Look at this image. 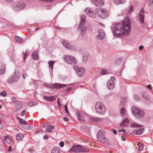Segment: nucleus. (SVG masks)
Returning <instances> with one entry per match:
<instances>
[{
	"label": "nucleus",
	"mask_w": 153,
	"mask_h": 153,
	"mask_svg": "<svg viewBox=\"0 0 153 153\" xmlns=\"http://www.w3.org/2000/svg\"><path fill=\"white\" fill-rule=\"evenodd\" d=\"M131 126L132 127L134 128L136 127H141L142 126V125L136 123L134 122L131 124Z\"/></svg>",
	"instance_id": "33"
},
{
	"label": "nucleus",
	"mask_w": 153,
	"mask_h": 153,
	"mask_svg": "<svg viewBox=\"0 0 153 153\" xmlns=\"http://www.w3.org/2000/svg\"><path fill=\"white\" fill-rule=\"evenodd\" d=\"M95 11L99 16L102 19L107 18L110 15L109 12L103 8H97L95 9Z\"/></svg>",
	"instance_id": "3"
},
{
	"label": "nucleus",
	"mask_w": 153,
	"mask_h": 153,
	"mask_svg": "<svg viewBox=\"0 0 153 153\" xmlns=\"http://www.w3.org/2000/svg\"><path fill=\"white\" fill-rule=\"evenodd\" d=\"M52 85L53 87L56 89H60L62 87H64L66 86V85L65 84L58 83L53 84Z\"/></svg>",
	"instance_id": "21"
},
{
	"label": "nucleus",
	"mask_w": 153,
	"mask_h": 153,
	"mask_svg": "<svg viewBox=\"0 0 153 153\" xmlns=\"http://www.w3.org/2000/svg\"><path fill=\"white\" fill-rule=\"evenodd\" d=\"M133 98L136 102H138L140 100L139 96L136 94H134L133 95Z\"/></svg>",
	"instance_id": "34"
},
{
	"label": "nucleus",
	"mask_w": 153,
	"mask_h": 153,
	"mask_svg": "<svg viewBox=\"0 0 153 153\" xmlns=\"http://www.w3.org/2000/svg\"><path fill=\"white\" fill-rule=\"evenodd\" d=\"M135 117L138 119H141L143 118L144 115H134Z\"/></svg>",
	"instance_id": "49"
},
{
	"label": "nucleus",
	"mask_w": 153,
	"mask_h": 153,
	"mask_svg": "<svg viewBox=\"0 0 153 153\" xmlns=\"http://www.w3.org/2000/svg\"><path fill=\"white\" fill-rule=\"evenodd\" d=\"M86 13L87 15L93 18H95L96 17V15L95 13L90 8H87L85 9Z\"/></svg>",
	"instance_id": "14"
},
{
	"label": "nucleus",
	"mask_w": 153,
	"mask_h": 153,
	"mask_svg": "<svg viewBox=\"0 0 153 153\" xmlns=\"http://www.w3.org/2000/svg\"><path fill=\"white\" fill-rule=\"evenodd\" d=\"M139 147L138 148V150L139 151H142L144 149L143 144L141 142H139L138 143Z\"/></svg>",
	"instance_id": "36"
},
{
	"label": "nucleus",
	"mask_w": 153,
	"mask_h": 153,
	"mask_svg": "<svg viewBox=\"0 0 153 153\" xmlns=\"http://www.w3.org/2000/svg\"><path fill=\"white\" fill-rule=\"evenodd\" d=\"M97 137L99 141L102 143H105L107 141V139L105 138L104 132L102 130H100L98 131Z\"/></svg>",
	"instance_id": "7"
},
{
	"label": "nucleus",
	"mask_w": 153,
	"mask_h": 153,
	"mask_svg": "<svg viewBox=\"0 0 153 153\" xmlns=\"http://www.w3.org/2000/svg\"><path fill=\"white\" fill-rule=\"evenodd\" d=\"M131 110L134 115H144V111L140 108H139L135 106H133L131 107Z\"/></svg>",
	"instance_id": "9"
},
{
	"label": "nucleus",
	"mask_w": 153,
	"mask_h": 153,
	"mask_svg": "<svg viewBox=\"0 0 153 153\" xmlns=\"http://www.w3.org/2000/svg\"><path fill=\"white\" fill-rule=\"evenodd\" d=\"M6 65L3 63H0V75L4 74L5 71Z\"/></svg>",
	"instance_id": "18"
},
{
	"label": "nucleus",
	"mask_w": 153,
	"mask_h": 153,
	"mask_svg": "<svg viewBox=\"0 0 153 153\" xmlns=\"http://www.w3.org/2000/svg\"><path fill=\"white\" fill-rule=\"evenodd\" d=\"M54 0H39V1L46 3H50L51 2H53Z\"/></svg>",
	"instance_id": "46"
},
{
	"label": "nucleus",
	"mask_w": 153,
	"mask_h": 153,
	"mask_svg": "<svg viewBox=\"0 0 153 153\" xmlns=\"http://www.w3.org/2000/svg\"><path fill=\"white\" fill-rule=\"evenodd\" d=\"M23 128L26 130H30L33 128L31 126L28 125V124L27 126H25V127H23Z\"/></svg>",
	"instance_id": "39"
},
{
	"label": "nucleus",
	"mask_w": 153,
	"mask_h": 153,
	"mask_svg": "<svg viewBox=\"0 0 153 153\" xmlns=\"http://www.w3.org/2000/svg\"><path fill=\"white\" fill-rule=\"evenodd\" d=\"M88 56V54H85L83 55V60L84 62H85L87 61Z\"/></svg>",
	"instance_id": "41"
},
{
	"label": "nucleus",
	"mask_w": 153,
	"mask_h": 153,
	"mask_svg": "<svg viewBox=\"0 0 153 153\" xmlns=\"http://www.w3.org/2000/svg\"><path fill=\"white\" fill-rule=\"evenodd\" d=\"M26 6V4L25 2H19L17 3L15 6H14V9L17 10H21L24 8Z\"/></svg>",
	"instance_id": "13"
},
{
	"label": "nucleus",
	"mask_w": 153,
	"mask_h": 153,
	"mask_svg": "<svg viewBox=\"0 0 153 153\" xmlns=\"http://www.w3.org/2000/svg\"><path fill=\"white\" fill-rule=\"evenodd\" d=\"M64 108L65 111L68 114H69V112L68 111V108L67 106L66 105H65L64 106Z\"/></svg>",
	"instance_id": "50"
},
{
	"label": "nucleus",
	"mask_w": 153,
	"mask_h": 153,
	"mask_svg": "<svg viewBox=\"0 0 153 153\" xmlns=\"http://www.w3.org/2000/svg\"><path fill=\"white\" fill-rule=\"evenodd\" d=\"M54 128V127L53 126H48L45 129V131L46 132H52V130Z\"/></svg>",
	"instance_id": "27"
},
{
	"label": "nucleus",
	"mask_w": 153,
	"mask_h": 153,
	"mask_svg": "<svg viewBox=\"0 0 153 153\" xmlns=\"http://www.w3.org/2000/svg\"><path fill=\"white\" fill-rule=\"evenodd\" d=\"M38 104V103L36 102H28L27 105L29 106L32 107Z\"/></svg>",
	"instance_id": "31"
},
{
	"label": "nucleus",
	"mask_w": 153,
	"mask_h": 153,
	"mask_svg": "<svg viewBox=\"0 0 153 153\" xmlns=\"http://www.w3.org/2000/svg\"><path fill=\"white\" fill-rule=\"evenodd\" d=\"M1 95L4 97H5L7 95V93L4 91H3L1 93Z\"/></svg>",
	"instance_id": "51"
},
{
	"label": "nucleus",
	"mask_w": 153,
	"mask_h": 153,
	"mask_svg": "<svg viewBox=\"0 0 153 153\" xmlns=\"http://www.w3.org/2000/svg\"><path fill=\"white\" fill-rule=\"evenodd\" d=\"M91 120L94 122H97L100 120L101 119L96 117H93L91 118Z\"/></svg>",
	"instance_id": "38"
},
{
	"label": "nucleus",
	"mask_w": 153,
	"mask_h": 153,
	"mask_svg": "<svg viewBox=\"0 0 153 153\" xmlns=\"http://www.w3.org/2000/svg\"><path fill=\"white\" fill-rule=\"evenodd\" d=\"M76 115H80V111L79 110H77L76 111Z\"/></svg>",
	"instance_id": "57"
},
{
	"label": "nucleus",
	"mask_w": 153,
	"mask_h": 153,
	"mask_svg": "<svg viewBox=\"0 0 153 153\" xmlns=\"http://www.w3.org/2000/svg\"><path fill=\"white\" fill-rule=\"evenodd\" d=\"M118 132H125L126 131V130L123 129H121L120 130H119L118 131Z\"/></svg>",
	"instance_id": "54"
},
{
	"label": "nucleus",
	"mask_w": 153,
	"mask_h": 153,
	"mask_svg": "<svg viewBox=\"0 0 153 153\" xmlns=\"http://www.w3.org/2000/svg\"><path fill=\"white\" fill-rule=\"evenodd\" d=\"M120 112L121 115H125L126 114V110L124 107H123L121 108Z\"/></svg>",
	"instance_id": "40"
},
{
	"label": "nucleus",
	"mask_w": 153,
	"mask_h": 153,
	"mask_svg": "<svg viewBox=\"0 0 153 153\" xmlns=\"http://www.w3.org/2000/svg\"><path fill=\"white\" fill-rule=\"evenodd\" d=\"M55 62L51 61H50L48 62L49 66L50 68H51L52 70L53 69V65Z\"/></svg>",
	"instance_id": "37"
},
{
	"label": "nucleus",
	"mask_w": 153,
	"mask_h": 153,
	"mask_svg": "<svg viewBox=\"0 0 153 153\" xmlns=\"http://www.w3.org/2000/svg\"><path fill=\"white\" fill-rule=\"evenodd\" d=\"M64 120L66 122H68L69 120V119L66 117H64Z\"/></svg>",
	"instance_id": "56"
},
{
	"label": "nucleus",
	"mask_w": 153,
	"mask_h": 153,
	"mask_svg": "<svg viewBox=\"0 0 153 153\" xmlns=\"http://www.w3.org/2000/svg\"><path fill=\"white\" fill-rule=\"evenodd\" d=\"M51 153H61V151L59 149L56 147H54L51 151Z\"/></svg>",
	"instance_id": "25"
},
{
	"label": "nucleus",
	"mask_w": 153,
	"mask_h": 153,
	"mask_svg": "<svg viewBox=\"0 0 153 153\" xmlns=\"http://www.w3.org/2000/svg\"><path fill=\"white\" fill-rule=\"evenodd\" d=\"M48 125H49L48 123H46L43 125V127L44 128L46 127L47 126H48Z\"/></svg>",
	"instance_id": "53"
},
{
	"label": "nucleus",
	"mask_w": 153,
	"mask_h": 153,
	"mask_svg": "<svg viewBox=\"0 0 153 153\" xmlns=\"http://www.w3.org/2000/svg\"><path fill=\"white\" fill-rule=\"evenodd\" d=\"M147 87L149 88L151 90L152 89V87L151 85L149 84L147 86Z\"/></svg>",
	"instance_id": "58"
},
{
	"label": "nucleus",
	"mask_w": 153,
	"mask_h": 153,
	"mask_svg": "<svg viewBox=\"0 0 153 153\" xmlns=\"http://www.w3.org/2000/svg\"><path fill=\"white\" fill-rule=\"evenodd\" d=\"M57 96L54 95L53 96L47 97L45 96L44 97V99L46 100L50 101H53L56 100Z\"/></svg>",
	"instance_id": "20"
},
{
	"label": "nucleus",
	"mask_w": 153,
	"mask_h": 153,
	"mask_svg": "<svg viewBox=\"0 0 153 153\" xmlns=\"http://www.w3.org/2000/svg\"><path fill=\"white\" fill-rule=\"evenodd\" d=\"M121 139L123 141H125V137L124 136H121Z\"/></svg>",
	"instance_id": "62"
},
{
	"label": "nucleus",
	"mask_w": 153,
	"mask_h": 153,
	"mask_svg": "<svg viewBox=\"0 0 153 153\" xmlns=\"http://www.w3.org/2000/svg\"><path fill=\"white\" fill-rule=\"evenodd\" d=\"M16 118L20 124H22L25 126H27L28 124V123L27 121L20 117H17Z\"/></svg>",
	"instance_id": "24"
},
{
	"label": "nucleus",
	"mask_w": 153,
	"mask_h": 153,
	"mask_svg": "<svg viewBox=\"0 0 153 153\" xmlns=\"http://www.w3.org/2000/svg\"><path fill=\"white\" fill-rule=\"evenodd\" d=\"M107 72L105 69H102L100 72L102 75H105L107 74Z\"/></svg>",
	"instance_id": "47"
},
{
	"label": "nucleus",
	"mask_w": 153,
	"mask_h": 153,
	"mask_svg": "<svg viewBox=\"0 0 153 153\" xmlns=\"http://www.w3.org/2000/svg\"><path fill=\"white\" fill-rule=\"evenodd\" d=\"M144 129L143 128H140L137 130H134L133 131V134H135L140 135L144 131Z\"/></svg>",
	"instance_id": "19"
},
{
	"label": "nucleus",
	"mask_w": 153,
	"mask_h": 153,
	"mask_svg": "<svg viewBox=\"0 0 153 153\" xmlns=\"http://www.w3.org/2000/svg\"><path fill=\"white\" fill-rule=\"evenodd\" d=\"M112 94V93H109L108 94L104 96L103 97L105 99H108L111 96Z\"/></svg>",
	"instance_id": "45"
},
{
	"label": "nucleus",
	"mask_w": 153,
	"mask_h": 153,
	"mask_svg": "<svg viewBox=\"0 0 153 153\" xmlns=\"http://www.w3.org/2000/svg\"><path fill=\"white\" fill-rule=\"evenodd\" d=\"M26 112V110H24L22 112L21 114V115H25V113Z\"/></svg>",
	"instance_id": "55"
},
{
	"label": "nucleus",
	"mask_w": 153,
	"mask_h": 153,
	"mask_svg": "<svg viewBox=\"0 0 153 153\" xmlns=\"http://www.w3.org/2000/svg\"><path fill=\"white\" fill-rule=\"evenodd\" d=\"M23 135L21 133H19L17 134L16 139L17 140H20L23 137Z\"/></svg>",
	"instance_id": "29"
},
{
	"label": "nucleus",
	"mask_w": 153,
	"mask_h": 153,
	"mask_svg": "<svg viewBox=\"0 0 153 153\" xmlns=\"http://www.w3.org/2000/svg\"><path fill=\"white\" fill-rule=\"evenodd\" d=\"M20 76L19 71L16 70L9 77L7 82L10 84L17 82L20 79Z\"/></svg>",
	"instance_id": "2"
},
{
	"label": "nucleus",
	"mask_w": 153,
	"mask_h": 153,
	"mask_svg": "<svg viewBox=\"0 0 153 153\" xmlns=\"http://www.w3.org/2000/svg\"><path fill=\"white\" fill-rule=\"evenodd\" d=\"M141 95L146 100H149V97L146 95V94L145 93H143Z\"/></svg>",
	"instance_id": "42"
},
{
	"label": "nucleus",
	"mask_w": 153,
	"mask_h": 153,
	"mask_svg": "<svg viewBox=\"0 0 153 153\" xmlns=\"http://www.w3.org/2000/svg\"><path fill=\"white\" fill-rule=\"evenodd\" d=\"M126 0H113L114 3L118 4H123L126 1Z\"/></svg>",
	"instance_id": "28"
},
{
	"label": "nucleus",
	"mask_w": 153,
	"mask_h": 153,
	"mask_svg": "<svg viewBox=\"0 0 153 153\" xmlns=\"http://www.w3.org/2000/svg\"><path fill=\"white\" fill-rule=\"evenodd\" d=\"M12 100L13 102L16 105H19L21 103V102L16 100L15 97H13L12 98Z\"/></svg>",
	"instance_id": "32"
},
{
	"label": "nucleus",
	"mask_w": 153,
	"mask_h": 153,
	"mask_svg": "<svg viewBox=\"0 0 153 153\" xmlns=\"http://www.w3.org/2000/svg\"><path fill=\"white\" fill-rule=\"evenodd\" d=\"M44 138L45 139H48L49 138V137L47 135H44Z\"/></svg>",
	"instance_id": "61"
},
{
	"label": "nucleus",
	"mask_w": 153,
	"mask_h": 153,
	"mask_svg": "<svg viewBox=\"0 0 153 153\" xmlns=\"http://www.w3.org/2000/svg\"><path fill=\"white\" fill-rule=\"evenodd\" d=\"M62 43L63 45L66 48L75 51L77 49V48L76 46L71 45L69 43L66 41H63Z\"/></svg>",
	"instance_id": "10"
},
{
	"label": "nucleus",
	"mask_w": 153,
	"mask_h": 153,
	"mask_svg": "<svg viewBox=\"0 0 153 153\" xmlns=\"http://www.w3.org/2000/svg\"><path fill=\"white\" fill-rule=\"evenodd\" d=\"M88 151V149L85 148H84L82 146L80 145H74L69 150L68 152H87Z\"/></svg>",
	"instance_id": "4"
},
{
	"label": "nucleus",
	"mask_w": 153,
	"mask_h": 153,
	"mask_svg": "<svg viewBox=\"0 0 153 153\" xmlns=\"http://www.w3.org/2000/svg\"><path fill=\"white\" fill-rule=\"evenodd\" d=\"M41 131L40 129H37V130H36L35 131V132L36 133H39V132H41Z\"/></svg>",
	"instance_id": "63"
},
{
	"label": "nucleus",
	"mask_w": 153,
	"mask_h": 153,
	"mask_svg": "<svg viewBox=\"0 0 153 153\" xmlns=\"http://www.w3.org/2000/svg\"><path fill=\"white\" fill-rule=\"evenodd\" d=\"M5 1L7 3H10L12 2L13 0H5Z\"/></svg>",
	"instance_id": "60"
},
{
	"label": "nucleus",
	"mask_w": 153,
	"mask_h": 153,
	"mask_svg": "<svg viewBox=\"0 0 153 153\" xmlns=\"http://www.w3.org/2000/svg\"><path fill=\"white\" fill-rule=\"evenodd\" d=\"M133 10V5H131V6L130 8L128 10V13L129 14H131Z\"/></svg>",
	"instance_id": "44"
},
{
	"label": "nucleus",
	"mask_w": 153,
	"mask_h": 153,
	"mask_svg": "<svg viewBox=\"0 0 153 153\" xmlns=\"http://www.w3.org/2000/svg\"><path fill=\"white\" fill-rule=\"evenodd\" d=\"M27 52L24 53L23 55V59L25 60L27 56Z\"/></svg>",
	"instance_id": "48"
},
{
	"label": "nucleus",
	"mask_w": 153,
	"mask_h": 153,
	"mask_svg": "<svg viewBox=\"0 0 153 153\" xmlns=\"http://www.w3.org/2000/svg\"><path fill=\"white\" fill-rule=\"evenodd\" d=\"M111 79L109 80L107 82V86L108 89L112 90L114 88L115 86L113 81L115 80V78L114 76H111Z\"/></svg>",
	"instance_id": "11"
},
{
	"label": "nucleus",
	"mask_w": 153,
	"mask_h": 153,
	"mask_svg": "<svg viewBox=\"0 0 153 153\" xmlns=\"http://www.w3.org/2000/svg\"><path fill=\"white\" fill-rule=\"evenodd\" d=\"M86 16L85 14H82L80 16V22L78 27V29H80L84 25V22L85 21Z\"/></svg>",
	"instance_id": "15"
},
{
	"label": "nucleus",
	"mask_w": 153,
	"mask_h": 153,
	"mask_svg": "<svg viewBox=\"0 0 153 153\" xmlns=\"http://www.w3.org/2000/svg\"><path fill=\"white\" fill-rule=\"evenodd\" d=\"M15 40L18 42L20 43H23V40L20 37L16 36L15 37Z\"/></svg>",
	"instance_id": "35"
},
{
	"label": "nucleus",
	"mask_w": 153,
	"mask_h": 153,
	"mask_svg": "<svg viewBox=\"0 0 153 153\" xmlns=\"http://www.w3.org/2000/svg\"><path fill=\"white\" fill-rule=\"evenodd\" d=\"M4 140L6 142L9 143L10 142L11 139L8 136H6Z\"/></svg>",
	"instance_id": "43"
},
{
	"label": "nucleus",
	"mask_w": 153,
	"mask_h": 153,
	"mask_svg": "<svg viewBox=\"0 0 153 153\" xmlns=\"http://www.w3.org/2000/svg\"><path fill=\"white\" fill-rule=\"evenodd\" d=\"M76 118L78 120L81 121H85V118L84 115H76Z\"/></svg>",
	"instance_id": "30"
},
{
	"label": "nucleus",
	"mask_w": 153,
	"mask_h": 153,
	"mask_svg": "<svg viewBox=\"0 0 153 153\" xmlns=\"http://www.w3.org/2000/svg\"><path fill=\"white\" fill-rule=\"evenodd\" d=\"M74 68L78 76L80 77L83 76L85 73V70L84 68L78 67L77 65H74Z\"/></svg>",
	"instance_id": "8"
},
{
	"label": "nucleus",
	"mask_w": 153,
	"mask_h": 153,
	"mask_svg": "<svg viewBox=\"0 0 153 153\" xmlns=\"http://www.w3.org/2000/svg\"><path fill=\"white\" fill-rule=\"evenodd\" d=\"M82 29L81 30V35L82 36H83L85 35L87 32V28L85 26L84 27H82Z\"/></svg>",
	"instance_id": "26"
},
{
	"label": "nucleus",
	"mask_w": 153,
	"mask_h": 153,
	"mask_svg": "<svg viewBox=\"0 0 153 153\" xmlns=\"http://www.w3.org/2000/svg\"><path fill=\"white\" fill-rule=\"evenodd\" d=\"M111 29L114 35L116 36L125 34L127 35L130 32L131 26L129 19H126L121 22L113 24Z\"/></svg>",
	"instance_id": "1"
},
{
	"label": "nucleus",
	"mask_w": 153,
	"mask_h": 153,
	"mask_svg": "<svg viewBox=\"0 0 153 153\" xmlns=\"http://www.w3.org/2000/svg\"><path fill=\"white\" fill-rule=\"evenodd\" d=\"M139 18L140 22L143 23L144 22V13L143 8H141L139 11Z\"/></svg>",
	"instance_id": "16"
},
{
	"label": "nucleus",
	"mask_w": 153,
	"mask_h": 153,
	"mask_svg": "<svg viewBox=\"0 0 153 153\" xmlns=\"http://www.w3.org/2000/svg\"><path fill=\"white\" fill-rule=\"evenodd\" d=\"M129 122L127 118H125L123 120V121L121 123L120 126L122 127H124L126 126Z\"/></svg>",
	"instance_id": "22"
},
{
	"label": "nucleus",
	"mask_w": 153,
	"mask_h": 153,
	"mask_svg": "<svg viewBox=\"0 0 153 153\" xmlns=\"http://www.w3.org/2000/svg\"><path fill=\"white\" fill-rule=\"evenodd\" d=\"M98 35L96 36V39L99 40H102L105 36V33L104 30L102 29H100L97 31Z\"/></svg>",
	"instance_id": "12"
},
{
	"label": "nucleus",
	"mask_w": 153,
	"mask_h": 153,
	"mask_svg": "<svg viewBox=\"0 0 153 153\" xmlns=\"http://www.w3.org/2000/svg\"><path fill=\"white\" fill-rule=\"evenodd\" d=\"M32 58L35 60L38 59L39 58L38 51H35L32 54Z\"/></svg>",
	"instance_id": "23"
},
{
	"label": "nucleus",
	"mask_w": 153,
	"mask_h": 153,
	"mask_svg": "<svg viewBox=\"0 0 153 153\" xmlns=\"http://www.w3.org/2000/svg\"><path fill=\"white\" fill-rule=\"evenodd\" d=\"M113 131L114 134L115 135L117 133V131L113 129Z\"/></svg>",
	"instance_id": "64"
},
{
	"label": "nucleus",
	"mask_w": 153,
	"mask_h": 153,
	"mask_svg": "<svg viewBox=\"0 0 153 153\" xmlns=\"http://www.w3.org/2000/svg\"><path fill=\"white\" fill-rule=\"evenodd\" d=\"M144 48V47L143 45H140L139 46V49L140 50L143 49Z\"/></svg>",
	"instance_id": "59"
},
{
	"label": "nucleus",
	"mask_w": 153,
	"mask_h": 153,
	"mask_svg": "<svg viewBox=\"0 0 153 153\" xmlns=\"http://www.w3.org/2000/svg\"><path fill=\"white\" fill-rule=\"evenodd\" d=\"M64 145V143L63 141H61L59 143V145L60 146L62 147H63Z\"/></svg>",
	"instance_id": "52"
},
{
	"label": "nucleus",
	"mask_w": 153,
	"mask_h": 153,
	"mask_svg": "<svg viewBox=\"0 0 153 153\" xmlns=\"http://www.w3.org/2000/svg\"><path fill=\"white\" fill-rule=\"evenodd\" d=\"M95 4L97 7H100L102 6L104 4L103 0H91Z\"/></svg>",
	"instance_id": "17"
},
{
	"label": "nucleus",
	"mask_w": 153,
	"mask_h": 153,
	"mask_svg": "<svg viewBox=\"0 0 153 153\" xmlns=\"http://www.w3.org/2000/svg\"><path fill=\"white\" fill-rule=\"evenodd\" d=\"M63 59L66 62L69 64H76L77 63L76 59L74 56L70 55H65L64 56Z\"/></svg>",
	"instance_id": "6"
},
{
	"label": "nucleus",
	"mask_w": 153,
	"mask_h": 153,
	"mask_svg": "<svg viewBox=\"0 0 153 153\" xmlns=\"http://www.w3.org/2000/svg\"><path fill=\"white\" fill-rule=\"evenodd\" d=\"M95 107L96 112L98 114H102L105 112V107L100 102H97L96 104Z\"/></svg>",
	"instance_id": "5"
}]
</instances>
